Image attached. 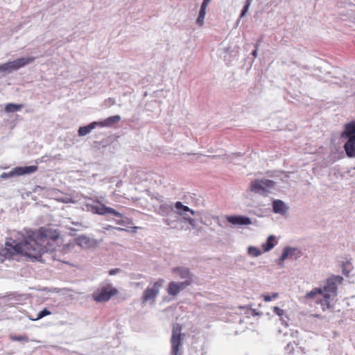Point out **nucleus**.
<instances>
[{"label":"nucleus","instance_id":"32","mask_svg":"<svg viewBox=\"0 0 355 355\" xmlns=\"http://www.w3.org/2000/svg\"><path fill=\"white\" fill-rule=\"evenodd\" d=\"M0 71H10L8 62L0 65Z\"/></svg>","mask_w":355,"mask_h":355},{"label":"nucleus","instance_id":"36","mask_svg":"<svg viewBox=\"0 0 355 355\" xmlns=\"http://www.w3.org/2000/svg\"><path fill=\"white\" fill-rule=\"evenodd\" d=\"M211 1V0H204V1H203V2H202V4H205V5H206V6H208V4H209V1Z\"/></svg>","mask_w":355,"mask_h":355},{"label":"nucleus","instance_id":"17","mask_svg":"<svg viewBox=\"0 0 355 355\" xmlns=\"http://www.w3.org/2000/svg\"><path fill=\"white\" fill-rule=\"evenodd\" d=\"M273 211L275 213H283L286 211L284 202L280 200H274L272 203Z\"/></svg>","mask_w":355,"mask_h":355},{"label":"nucleus","instance_id":"27","mask_svg":"<svg viewBox=\"0 0 355 355\" xmlns=\"http://www.w3.org/2000/svg\"><path fill=\"white\" fill-rule=\"evenodd\" d=\"M252 0H247L245 6L243 7L242 12L241 13V17H243L245 13L248 12L249 7L251 4Z\"/></svg>","mask_w":355,"mask_h":355},{"label":"nucleus","instance_id":"18","mask_svg":"<svg viewBox=\"0 0 355 355\" xmlns=\"http://www.w3.org/2000/svg\"><path fill=\"white\" fill-rule=\"evenodd\" d=\"M15 60H16L17 69H19L24 67L25 65L33 62L35 60V58L34 57L21 58H18Z\"/></svg>","mask_w":355,"mask_h":355},{"label":"nucleus","instance_id":"30","mask_svg":"<svg viewBox=\"0 0 355 355\" xmlns=\"http://www.w3.org/2000/svg\"><path fill=\"white\" fill-rule=\"evenodd\" d=\"M272 310L273 312L279 316H282L284 313V311L278 306H274Z\"/></svg>","mask_w":355,"mask_h":355},{"label":"nucleus","instance_id":"39","mask_svg":"<svg viewBox=\"0 0 355 355\" xmlns=\"http://www.w3.org/2000/svg\"><path fill=\"white\" fill-rule=\"evenodd\" d=\"M252 55L254 56H256L257 55V51H254L253 53H252Z\"/></svg>","mask_w":355,"mask_h":355},{"label":"nucleus","instance_id":"28","mask_svg":"<svg viewBox=\"0 0 355 355\" xmlns=\"http://www.w3.org/2000/svg\"><path fill=\"white\" fill-rule=\"evenodd\" d=\"M8 67H9L10 71H15V70L18 69L17 67L16 60L8 62Z\"/></svg>","mask_w":355,"mask_h":355},{"label":"nucleus","instance_id":"16","mask_svg":"<svg viewBox=\"0 0 355 355\" xmlns=\"http://www.w3.org/2000/svg\"><path fill=\"white\" fill-rule=\"evenodd\" d=\"M277 243L276 238L273 235H270L268 236L266 243H263L261 245V248L263 250V252H268L270 251L271 249L274 248L275 244Z\"/></svg>","mask_w":355,"mask_h":355},{"label":"nucleus","instance_id":"4","mask_svg":"<svg viewBox=\"0 0 355 355\" xmlns=\"http://www.w3.org/2000/svg\"><path fill=\"white\" fill-rule=\"evenodd\" d=\"M342 137L347 138L344 148L349 157H355V120L345 125Z\"/></svg>","mask_w":355,"mask_h":355},{"label":"nucleus","instance_id":"3","mask_svg":"<svg viewBox=\"0 0 355 355\" xmlns=\"http://www.w3.org/2000/svg\"><path fill=\"white\" fill-rule=\"evenodd\" d=\"M34 242L31 241L29 236L21 243H6L5 250L9 257L17 254H24L31 259H38L40 258V251L42 248L37 247L34 248Z\"/></svg>","mask_w":355,"mask_h":355},{"label":"nucleus","instance_id":"12","mask_svg":"<svg viewBox=\"0 0 355 355\" xmlns=\"http://www.w3.org/2000/svg\"><path fill=\"white\" fill-rule=\"evenodd\" d=\"M121 120V116L119 115H114L110 116L105 119L103 121H101L99 123L94 122L90 123V130L94 129L97 125H99L101 127L107 126V127H112L114 124L119 123Z\"/></svg>","mask_w":355,"mask_h":355},{"label":"nucleus","instance_id":"11","mask_svg":"<svg viewBox=\"0 0 355 355\" xmlns=\"http://www.w3.org/2000/svg\"><path fill=\"white\" fill-rule=\"evenodd\" d=\"M172 272L177 275L180 278L185 279L184 281H191L193 283V275L189 268L185 267H175L172 269Z\"/></svg>","mask_w":355,"mask_h":355},{"label":"nucleus","instance_id":"26","mask_svg":"<svg viewBox=\"0 0 355 355\" xmlns=\"http://www.w3.org/2000/svg\"><path fill=\"white\" fill-rule=\"evenodd\" d=\"M14 176H17V175L15 174V168L11 171H10L9 173H3L1 175V178H12V177H14Z\"/></svg>","mask_w":355,"mask_h":355},{"label":"nucleus","instance_id":"25","mask_svg":"<svg viewBox=\"0 0 355 355\" xmlns=\"http://www.w3.org/2000/svg\"><path fill=\"white\" fill-rule=\"evenodd\" d=\"M89 133V125L80 127L78 130V135L84 136Z\"/></svg>","mask_w":355,"mask_h":355},{"label":"nucleus","instance_id":"5","mask_svg":"<svg viewBox=\"0 0 355 355\" xmlns=\"http://www.w3.org/2000/svg\"><path fill=\"white\" fill-rule=\"evenodd\" d=\"M119 291L111 284L99 288L92 293L94 300L97 302H105L109 301L112 297L116 295Z\"/></svg>","mask_w":355,"mask_h":355},{"label":"nucleus","instance_id":"14","mask_svg":"<svg viewBox=\"0 0 355 355\" xmlns=\"http://www.w3.org/2000/svg\"><path fill=\"white\" fill-rule=\"evenodd\" d=\"M227 220L228 222L234 224V225H250L251 224V220L248 217L245 216H228L227 217Z\"/></svg>","mask_w":355,"mask_h":355},{"label":"nucleus","instance_id":"31","mask_svg":"<svg viewBox=\"0 0 355 355\" xmlns=\"http://www.w3.org/2000/svg\"><path fill=\"white\" fill-rule=\"evenodd\" d=\"M207 7V6L202 3L200 10L199 12V15H200L201 17L205 16Z\"/></svg>","mask_w":355,"mask_h":355},{"label":"nucleus","instance_id":"8","mask_svg":"<svg viewBox=\"0 0 355 355\" xmlns=\"http://www.w3.org/2000/svg\"><path fill=\"white\" fill-rule=\"evenodd\" d=\"M182 326L175 324L173 328V334L171 337V355H178L180 347L182 345L181 338Z\"/></svg>","mask_w":355,"mask_h":355},{"label":"nucleus","instance_id":"29","mask_svg":"<svg viewBox=\"0 0 355 355\" xmlns=\"http://www.w3.org/2000/svg\"><path fill=\"white\" fill-rule=\"evenodd\" d=\"M183 218H184V220L187 222L190 225L195 226L196 221L192 218L187 216H184Z\"/></svg>","mask_w":355,"mask_h":355},{"label":"nucleus","instance_id":"35","mask_svg":"<svg viewBox=\"0 0 355 355\" xmlns=\"http://www.w3.org/2000/svg\"><path fill=\"white\" fill-rule=\"evenodd\" d=\"M119 268L112 269L109 271V275H114L116 274L117 272H119Z\"/></svg>","mask_w":355,"mask_h":355},{"label":"nucleus","instance_id":"23","mask_svg":"<svg viewBox=\"0 0 355 355\" xmlns=\"http://www.w3.org/2000/svg\"><path fill=\"white\" fill-rule=\"evenodd\" d=\"M291 251H292V249L291 248H285L282 252L280 259L282 261L285 260L289 256Z\"/></svg>","mask_w":355,"mask_h":355},{"label":"nucleus","instance_id":"15","mask_svg":"<svg viewBox=\"0 0 355 355\" xmlns=\"http://www.w3.org/2000/svg\"><path fill=\"white\" fill-rule=\"evenodd\" d=\"M175 207L178 209L177 214L182 216H187L184 212H189L191 215L195 214V211L190 209L189 207L184 205L181 202H176L175 203Z\"/></svg>","mask_w":355,"mask_h":355},{"label":"nucleus","instance_id":"19","mask_svg":"<svg viewBox=\"0 0 355 355\" xmlns=\"http://www.w3.org/2000/svg\"><path fill=\"white\" fill-rule=\"evenodd\" d=\"M22 107V104L8 103L5 106V111L6 112H15L20 110Z\"/></svg>","mask_w":355,"mask_h":355},{"label":"nucleus","instance_id":"24","mask_svg":"<svg viewBox=\"0 0 355 355\" xmlns=\"http://www.w3.org/2000/svg\"><path fill=\"white\" fill-rule=\"evenodd\" d=\"M278 297L277 293H273L271 295H263V298L265 302H270L272 299H275Z\"/></svg>","mask_w":355,"mask_h":355},{"label":"nucleus","instance_id":"10","mask_svg":"<svg viewBox=\"0 0 355 355\" xmlns=\"http://www.w3.org/2000/svg\"><path fill=\"white\" fill-rule=\"evenodd\" d=\"M92 210L93 212L96 213L100 215H105L107 214H112L117 217H122V214L119 211H116L113 208L106 207L103 204H99L97 205H94L92 207Z\"/></svg>","mask_w":355,"mask_h":355},{"label":"nucleus","instance_id":"13","mask_svg":"<svg viewBox=\"0 0 355 355\" xmlns=\"http://www.w3.org/2000/svg\"><path fill=\"white\" fill-rule=\"evenodd\" d=\"M15 174L17 176L31 174L36 172L38 169L37 166H18L15 167Z\"/></svg>","mask_w":355,"mask_h":355},{"label":"nucleus","instance_id":"20","mask_svg":"<svg viewBox=\"0 0 355 355\" xmlns=\"http://www.w3.org/2000/svg\"><path fill=\"white\" fill-rule=\"evenodd\" d=\"M248 252L250 256H252L253 257H257L262 254L263 250L261 251L259 249H258L256 247L250 246L248 249Z\"/></svg>","mask_w":355,"mask_h":355},{"label":"nucleus","instance_id":"2","mask_svg":"<svg viewBox=\"0 0 355 355\" xmlns=\"http://www.w3.org/2000/svg\"><path fill=\"white\" fill-rule=\"evenodd\" d=\"M60 232L51 226L41 227L35 231L28 234L31 241L34 242V248H42L40 257L47 251H52L55 249L53 243L60 238Z\"/></svg>","mask_w":355,"mask_h":355},{"label":"nucleus","instance_id":"21","mask_svg":"<svg viewBox=\"0 0 355 355\" xmlns=\"http://www.w3.org/2000/svg\"><path fill=\"white\" fill-rule=\"evenodd\" d=\"M50 314H51V312L48 309H44L42 311H40L37 313V317L35 318H31V320H37L39 319L42 318L44 316L49 315Z\"/></svg>","mask_w":355,"mask_h":355},{"label":"nucleus","instance_id":"22","mask_svg":"<svg viewBox=\"0 0 355 355\" xmlns=\"http://www.w3.org/2000/svg\"><path fill=\"white\" fill-rule=\"evenodd\" d=\"M10 339L13 341H28V338L26 336H10Z\"/></svg>","mask_w":355,"mask_h":355},{"label":"nucleus","instance_id":"33","mask_svg":"<svg viewBox=\"0 0 355 355\" xmlns=\"http://www.w3.org/2000/svg\"><path fill=\"white\" fill-rule=\"evenodd\" d=\"M0 71H10L8 62L0 65Z\"/></svg>","mask_w":355,"mask_h":355},{"label":"nucleus","instance_id":"7","mask_svg":"<svg viewBox=\"0 0 355 355\" xmlns=\"http://www.w3.org/2000/svg\"><path fill=\"white\" fill-rule=\"evenodd\" d=\"M275 186L272 180L268 179L254 180L250 184V189L252 192L265 195L269 189Z\"/></svg>","mask_w":355,"mask_h":355},{"label":"nucleus","instance_id":"6","mask_svg":"<svg viewBox=\"0 0 355 355\" xmlns=\"http://www.w3.org/2000/svg\"><path fill=\"white\" fill-rule=\"evenodd\" d=\"M164 284V280L163 279H159L155 282L152 286H148L142 295V304H146L148 302H154Z\"/></svg>","mask_w":355,"mask_h":355},{"label":"nucleus","instance_id":"38","mask_svg":"<svg viewBox=\"0 0 355 355\" xmlns=\"http://www.w3.org/2000/svg\"><path fill=\"white\" fill-rule=\"evenodd\" d=\"M116 223H117V224H119V225H122L123 223V221H121V220H118V221L116 222Z\"/></svg>","mask_w":355,"mask_h":355},{"label":"nucleus","instance_id":"1","mask_svg":"<svg viewBox=\"0 0 355 355\" xmlns=\"http://www.w3.org/2000/svg\"><path fill=\"white\" fill-rule=\"evenodd\" d=\"M342 280L343 277L340 276L328 278L323 288H315L307 292L304 297L320 304L322 311H325L331 307V300L337 295L336 282Z\"/></svg>","mask_w":355,"mask_h":355},{"label":"nucleus","instance_id":"37","mask_svg":"<svg viewBox=\"0 0 355 355\" xmlns=\"http://www.w3.org/2000/svg\"><path fill=\"white\" fill-rule=\"evenodd\" d=\"M114 229L119 230V231H125V229L123 228H121V227H114Z\"/></svg>","mask_w":355,"mask_h":355},{"label":"nucleus","instance_id":"34","mask_svg":"<svg viewBox=\"0 0 355 355\" xmlns=\"http://www.w3.org/2000/svg\"><path fill=\"white\" fill-rule=\"evenodd\" d=\"M204 19L205 17H201L200 15H198V17L196 20L197 24H198L200 26H202Z\"/></svg>","mask_w":355,"mask_h":355},{"label":"nucleus","instance_id":"9","mask_svg":"<svg viewBox=\"0 0 355 355\" xmlns=\"http://www.w3.org/2000/svg\"><path fill=\"white\" fill-rule=\"evenodd\" d=\"M191 285V281L171 282L168 284L167 293L169 295L176 296L180 291Z\"/></svg>","mask_w":355,"mask_h":355}]
</instances>
